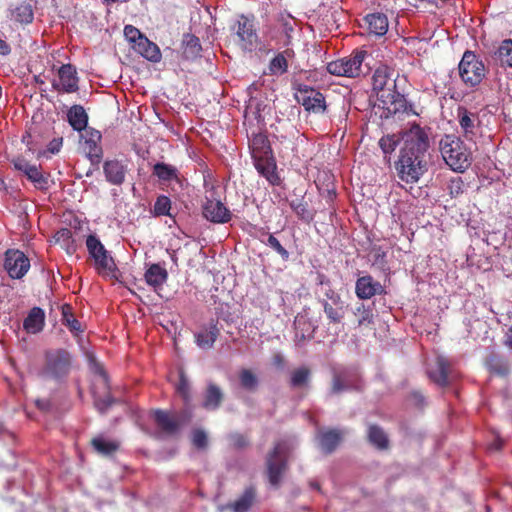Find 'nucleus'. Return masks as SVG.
<instances>
[{
    "label": "nucleus",
    "mask_w": 512,
    "mask_h": 512,
    "mask_svg": "<svg viewBox=\"0 0 512 512\" xmlns=\"http://www.w3.org/2000/svg\"><path fill=\"white\" fill-rule=\"evenodd\" d=\"M4 269L12 279H22L30 269V260L18 249H8L4 254Z\"/></svg>",
    "instance_id": "11"
},
{
    "label": "nucleus",
    "mask_w": 512,
    "mask_h": 512,
    "mask_svg": "<svg viewBox=\"0 0 512 512\" xmlns=\"http://www.w3.org/2000/svg\"><path fill=\"white\" fill-rule=\"evenodd\" d=\"M223 398L221 389L216 384L210 383L206 388L202 405L207 410H216L220 407Z\"/></svg>",
    "instance_id": "39"
},
{
    "label": "nucleus",
    "mask_w": 512,
    "mask_h": 512,
    "mask_svg": "<svg viewBox=\"0 0 512 512\" xmlns=\"http://www.w3.org/2000/svg\"><path fill=\"white\" fill-rule=\"evenodd\" d=\"M321 303L324 313L329 320V323L332 324H340L342 323L345 314L347 305L343 300H328V299H321L319 300Z\"/></svg>",
    "instance_id": "26"
},
{
    "label": "nucleus",
    "mask_w": 512,
    "mask_h": 512,
    "mask_svg": "<svg viewBox=\"0 0 512 512\" xmlns=\"http://www.w3.org/2000/svg\"><path fill=\"white\" fill-rule=\"evenodd\" d=\"M311 374V369L307 366H301L294 369L290 374V387L292 389L308 387L311 380Z\"/></svg>",
    "instance_id": "41"
},
{
    "label": "nucleus",
    "mask_w": 512,
    "mask_h": 512,
    "mask_svg": "<svg viewBox=\"0 0 512 512\" xmlns=\"http://www.w3.org/2000/svg\"><path fill=\"white\" fill-rule=\"evenodd\" d=\"M497 60L503 67H512V39L503 40L495 52Z\"/></svg>",
    "instance_id": "45"
},
{
    "label": "nucleus",
    "mask_w": 512,
    "mask_h": 512,
    "mask_svg": "<svg viewBox=\"0 0 512 512\" xmlns=\"http://www.w3.org/2000/svg\"><path fill=\"white\" fill-rule=\"evenodd\" d=\"M372 85L379 101L382 95L390 94L396 89L395 70L387 65L379 66L373 74Z\"/></svg>",
    "instance_id": "13"
},
{
    "label": "nucleus",
    "mask_w": 512,
    "mask_h": 512,
    "mask_svg": "<svg viewBox=\"0 0 512 512\" xmlns=\"http://www.w3.org/2000/svg\"><path fill=\"white\" fill-rule=\"evenodd\" d=\"M367 439L378 450H387L389 448V438L383 428L377 424L368 426Z\"/></svg>",
    "instance_id": "38"
},
{
    "label": "nucleus",
    "mask_w": 512,
    "mask_h": 512,
    "mask_svg": "<svg viewBox=\"0 0 512 512\" xmlns=\"http://www.w3.org/2000/svg\"><path fill=\"white\" fill-rule=\"evenodd\" d=\"M403 147L395 163L398 177L406 183H415L427 170L425 155L429 147L426 131L413 124L402 132Z\"/></svg>",
    "instance_id": "1"
},
{
    "label": "nucleus",
    "mask_w": 512,
    "mask_h": 512,
    "mask_svg": "<svg viewBox=\"0 0 512 512\" xmlns=\"http://www.w3.org/2000/svg\"><path fill=\"white\" fill-rule=\"evenodd\" d=\"M45 326V312L40 307H33L23 321V328L27 333H40Z\"/></svg>",
    "instance_id": "29"
},
{
    "label": "nucleus",
    "mask_w": 512,
    "mask_h": 512,
    "mask_svg": "<svg viewBox=\"0 0 512 512\" xmlns=\"http://www.w3.org/2000/svg\"><path fill=\"white\" fill-rule=\"evenodd\" d=\"M71 368V355L65 349L49 350L45 353L42 375L53 379L66 377Z\"/></svg>",
    "instance_id": "6"
},
{
    "label": "nucleus",
    "mask_w": 512,
    "mask_h": 512,
    "mask_svg": "<svg viewBox=\"0 0 512 512\" xmlns=\"http://www.w3.org/2000/svg\"><path fill=\"white\" fill-rule=\"evenodd\" d=\"M272 362L277 367H283L285 360H284V357L280 353H276L272 357Z\"/></svg>",
    "instance_id": "64"
},
{
    "label": "nucleus",
    "mask_w": 512,
    "mask_h": 512,
    "mask_svg": "<svg viewBox=\"0 0 512 512\" xmlns=\"http://www.w3.org/2000/svg\"><path fill=\"white\" fill-rule=\"evenodd\" d=\"M54 240L62 246H69L73 243L72 231L68 228H61L55 233Z\"/></svg>",
    "instance_id": "54"
},
{
    "label": "nucleus",
    "mask_w": 512,
    "mask_h": 512,
    "mask_svg": "<svg viewBox=\"0 0 512 512\" xmlns=\"http://www.w3.org/2000/svg\"><path fill=\"white\" fill-rule=\"evenodd\" d=\"M291 50L287 49L283 53H278L269 63V71L271 75H282L287 72L288 62L286 55H290Z\"/></svg>",
    "instance_id": "44"
},
{
    "label": "nucleus",
    "mask_w": 512,
    "mask_h": 512,
    "mask_svg": "<svg viewBox=\"0 0 512 512\" xmlns=\"http://www.w3.org/2000/svg\"><path fill=\"white\" fill-rule=\"evenodd\" d=\"M488 368L492 373H495L499 376H507L509 374V365L507 362L498 359V358H491L487 362Z\"/></svg>",
    "instance_id": "49"
},
{
    "label": "nucleus",
    "mask_w": 512,
    "mask_h": 512,
    "mask_svg": "<svg viewBox=\"0 0 512 512\" xmlns=\"http://www.w3.org/2000/svg\"><path fill=\"white\" fill-rule=\"evenodd\" d=\"M239 378L242 387L247 390H254L258 385L257 377L249 369L241 370Z\"/></svg>",
    "instance_id": "50"
},
{
    "label": "nucleus",
    "mask_w": 512,
    "mask_h": 512,
    "mask_svg": "<svg viewBox=\"0 0 512 512\" xmlns=\"http://www.w3.org/2000/svg\"><path fill=\"white\" fill-rule=\"evenodd\" d=\"M124 35L126 39L132 43L133 45H136L140 38H144L145 35H143L139 29L132 25H126L124 27Z\"/></svg>",
    "instance_id": "56"
},
{
    "label": "nucleus",
    "mask_w": 512,
    "mask_h": 512,
    "mask_svg": "<svg viewBox=\"0 0 512 512\" xmlns=\"http://www.w3.org/2000/svg\"><path fill=\"white\" fill-rule=\"evenodd\" d=\"M356 378L357 374L351 370L345 369L339 372H334L330 393L332 395H337L347 390L358 389Z\"/></svg>",
    "instance_id": "20"
},
{
    "label": "nucleus",
    "mask_w": 512,
    "mask_h": 512,
    "mask_svg": "<svg viewBox=\"0 0 512 512\" xmlns=\"http://www.w3.org/2000/svg\"><path fill=\"white\" fill-rule=\"evenodd\" d=\"M451 373V363L443 356H438L435 360L434 367L428 370L429 378L441 387H445L449 384V376Z\"/></svg>",
    "instance_id": "23"
},
{
    "label": "nucleus",
    "mask_w": 512,
    "mask_h": 512,
    "mask_svg": "<svg viewBox=\"0 0 512 512\" xmlns=\"http://www.w3.org/2000/svg\"><path fill=\"white\" fill-rule=\"evenodd\" d=\"M294 329V342L297 346H302L305 341L314 337L316 327L306 315H297L294 320Z\"/></svg>",
    "instance_id": "24"
},
{
    "label": "nucleus",
    "mask_w": 512,
    "mask_h": 512,
    "mask_svg": "<svg viewBox=\"0 0 512 512\" xmlns=\"http://www.w3.org/2000/svg\"><path fill=\"white\" fill-rule=\"evenodd\" d=\"M449 195L456 198L464 192V182L461 177L451 178L447 184Z\"/></svg>",
    "instance_id": "52"
},
{
    "label": "nucleus",
    "mask_w": 512,
    "mask_h": 512,
    "mask_svg": "<svg viewBox=\"0 0 512 512\" xmlns=\"http://www.w3.org/2000/svg\"><path fill=\"white\" fill-rule=\"evenodd\" d=\"M456 118L463 137L468 141L474 140L480 128L479 115L469 111L464 106H458Z\"/></svg>",
    "instance_id": "16"
},
{
    "label": "nucleus",
    "mask_w": 512,
    "mask_h": 512,
    "mask_svg": "<svg viewBox=\"0 0 512 512\" xmlns=\"http://www.w3.org/2000/svg\"><path fill=\"white\" fill-rule=\"evenodd\" d=\"M220 335V329L217 323L211 322L208 326L202 327L194 334L195 343L203 350L213 348L214 343Z\"/></svg>",
    "instance_id": "25"
},
{
    "label": "nucleus",
    "mask_w": 512,
    "mask_h": 512,
    "mask_svg": "<svg viewBox=\"0 0 512 512\" xmlns=\"http://www.w3.org/2000/svg\"><path fill=\"white\" fill-rule=\"evenodd\" d=\"M363 310V315H362V318L358 321V325H362L364 324L365 322L367 323H371L372 322V314L370 313L369 310L365 309L364 305L362 304L360 307H358V311L360 310Z\"/></svg>",
    "instance_id": "62"
},
{
    "label": "nucleus",
    "mask_w": 512,
    "mask_h": 512,
    "mask_svg": "<svg viewBox=\"0 0 512 512\" xmlns=\"http://www.w3.org/2000/svg\"><path fill=\"white\" fill-rule=\"evenodd\" d=\"M153 175L162 182L177 181L179 182L178 169L170 164L158 162L153 166Z\"/></svg>",
    "instance_id": "42"
},
{
    "label": "nucleus",
    "mask_w": 512,
    "mask_h": 512,
    "mask_svg": "<svg viewBox=\"0 0 512 512\" xmlns=\"http://www.w3.org/2000/svg\"><path fill=\"white\" fill-rule=\"evenodd\" d=\"M369 33L375 36H384L389 27L388 18L384 13L376 12L365 16L364 18Z\"/></svg>",
    "instance_id": "31"
},
{
    "label": "nucleus",
    "mask_w": 512,
    "mask_h": 512,
    "mask_svg": "<svg viewBox=\"0 0 512 512\" xmlns=\"http://www.w3.org/2000/svg\"><path fill=\"white\" fill-rule=\"evenodd\" d=\"M410 398L413 401L414 405L422 408L425 405V397L420 391H413L410 394Z\"/></svg>",
    "instance_id": "59"
},
{
    "label": "nucleus",
    "mask_w": 512,
    "mask_h": 512,
    "mask_svg": "<svg viewBox=\"0 0 512 512\" xmlns=\"http://www.w3.org/2000/svg\"><path fill=\"white\" fill-rule=\"evenodd\" d=\"M35 405L39 410L43 412H48L52 406L51 401L49 399H37L35 400Z\"/></svg>",
    "instance_id": "61"
},
{
    "label": "nucleus",
    "mask_w": 512,
    "mask_h": 512,
    "mask_svg": "<svg viewBox=\"0 0 512 512\" xmlns=\"http://www.w3.org/2000/svg\"><path fill=\"white\" fill-rule=\"evenodd\" d=\"M295 90V99L301 104L308 112L315 114L324 113L326 110V103L324 95L313 87L306 84H293Z\"/></svg>",
    "instance_id": "9"
},
{
    "label": "nucleus",
    "mask_w": 512,
    "mask_h": 512,
    "mask_svg": "<svg viewBox=\"0 0 512 512\" xmlns=\"http://www.w3.org/2000/svg\"><path fill=\"white\" fill-rule=\"evenodd\" d=\"M256 499V489L253 486L247 487L242 495L232 503L227 504V508L233 512H248Z\"/></svg>",
    "instance_id": "34"
},
{
    "label": "nucleus",
    "mask_w": 512,
    "mask_h": 512,
    "mask_svg": "<svg viewBox=\"0 0 512 512\" xmlns=\"http://www.w3.org/2000/svg\"><path fill=\"white\" fill-rule=\"evenodd\" d=\"M11 46L5 41L0 39V55L7 56L11 53Z\"/></svg>",
    "instance_id": "63"
},
{
    "label": "nucleus",
    "mask_w": 512,
    "mask_h": 512,
    "mask_svg": "<svg viewBox=\"0 0 512 512\" xmlns=\"http://www.w3.org/2000/svg\"><path fill=\"white\" fill-rule=\"evenodd\" d=\"M459 76L466 87L474 88L486 77V67L483 61L475 52L467 50L464 52L458 65Z\"/></svg>",
    "instance_id": "3"
},
{
    "label": "nucleus",
    "mask_w": 512,
    "mask_h": 512,
    "mask_svg": "<svg viewBox=\"0 0 512 512\" xmlns=\"http://www.w3.org/2000/svg\"><path fill=\"white\" fill-rule=\"evenodd\" d=\"M287 449L284 442H277L266 458V474L269 484L278 489L288 469Z\"/></svg>",
    "instance_id": "4"
},
{
    "label": "nucleus",
    "mask_w": 512,
    "mask_h": 512,
    "mask_svg": "<svg viewBox=\"0 0 512 512\" xmlns=\"http://www.w3.org/2000/svg\"><path fill=\"white\" fill-rule=\"evenodd\" d=\"M290 207L299 219L309 223L313 220L314 214L308 209V204L303 199H296L290 202Z\"/></svg>",
    "instance_id": "46"
},
{
    "label": "nucleus",
    "mask_w": 512,
    "mask_h": 512,
    "mask_svg": "<svg viewBox=\"0 0 512 512\" xmlns=\"http://www.w3.org/2000/svg\"><path fill=\"white\" fill-rule=\"evenodd\" d=\"M236 44L245 51H253L258 45V34L254 19L240 15L232 27Z\"/></svg>",
    "instance_id": "8"
},
{
    "label": "nucleus",
    "mask_w": 512,
    "mask_h": 512,
    "mask_svg": "<svg viewBox=\"0 0 512 512\" xmlns=\"http://www.w3.org/2000/svg\"><path fill=\"white\" fill-rule=\"evenodd\" d=\"M229 440H230L232 446L237 449L245 448L249 444L247 437L240 433L230 434Z\"/></svg>",
    "instance_id": "57"
},
{
    "label": "nucleus",
    "mask_w": 512,
    "mask_h": 512,
    "mask_svg": "<svg viewBox=\"0 0 512 512\" xmlns=\"http://www.w3.org/2000/svg\"><path fill=\"white\" fill-rule=\"evenodd\" d=\"M254 166L258 173L266 178L271 185H279L280 177L276 172V162L273 153L261 158H254Z\"/></svg>",
    "instance_id": "21"
},
{
    "label": "nucleus",
    "mask_w": 512,
    "mask_h": 512,
    "mask_svg": "<svg viewBox=\"0 0 512 512\" xmlns=\"http://www.w3.org/2000/svg\"><path fill=\"white\" fill-rule=\"evenodd\" d=\"M402 140V135H385L379 140V146L384 154H391Z\"/></svg>",
    "instance_id": "47"
},
{
    "label": "nucleus",
    "mask_w": 512,
    "mask_h": 512,
    "mask_svg": "<svg viewBox=\"0 0 512 512\" xmlns=\"http://www.w3.org/2000/svg\"><path fill=\"white\" fill-rule=\"evenodd\" d=\"M211 198L206 197L203 205L204 217L213 223H227L231 220L230 210L219 200L214 198V186L211 187Z\"/></svg>",
    "instance_id": "15"
},
{
    "label": "nucleus",
    "mask_w": 512,
    "mask_h": 512,
    "mask_svg": "<svg viewBox=\"0 0 512 512\" xmlns=\"http://www.w3.org/2000/svg\"><path fill=\"white\" fill-rule=\"evenodd\" d=\"M61 321L75 337H78L84 331L80 321L75 318L70 304L65 303L61 306Z\"/></svg>",
    "instance_id": "37"
},
{
    "label": "nucleus",
    "mask_w": 512,
    "mask_h": 512,
    "mask_svg": "<svg viewBox=\"0 0 512 512\" xmlns=\"http://www.w3.org/2000/svg\"><path fill=\"white\" fill-rule=\"evenodd\" d=\"M171 210V200L169 197L165 195H160L157 197L154 204V215L155 216H168L170 215Z\"/></svg>",
    "instance_id": "48"
},
{
    "label": "nucleus",
    "mask_w": 512,
    "mask_h": 512,
    "mask_svg": "<svg viewBox=\"0 0 512 512\" xmlns=\"http://www.w3.org/2000/svg\"><path fill=\"white\" fill-rule=\"evenodd\" d=\"M355 293L359 299L367 300L376 295H383L386 292L379 281L374 280L370 275H365L357 279Z\"/></svg>",
    "instance_id": "18"
},
{
    "label": "nucleus",
    "mask_w": 512,
    "mask_h": 512,
    "mask_svg": "<svg viewBox=\"0 0 512 512\" xmlns=\"http://www.w3.org/2000/svg\"><path fill=\"white\" fill-rule=\"evenodd\" d=\"M146 283L153 287L154 291L160 289L168 279L167 270L158 263L151 264L144 274Z\"/></svg>",
    "instance_id": "30"
},
{
    "label": "nucleus",
    "mask_w": 512,
    "mask_h": 512,
    "mask_svg": "<svg viewBox=\"0 0 512 512\" xmlns=\"http://www.w3.org/2000/svg\"><path fill=\"white\" fill-rule=\"evenodd\" d=\"M154 421L160 431L166 436L177 435L182 426V421L176 414L163 410H156L154 412Z\"/></svg>",
    "instance_id": "17"
},
{
    "label": "nucleus",
    "mask_w": 512,
    "mask_h": 512,
    "mask_svg": "<svg viewBox=\"0 0 512 512\" xmlns=\"http://www.w3.org/2000/svg\"><path fill=\"white\" fill-rule=\"evenodd\" d=\"M183 45V55L186 59H195L200 55L202 47L199 38L195 35H184Z\"/></svg>",
    "instance_id": "43"
},
{
    "label": "nucleus",
    "mask_w": 512,
    "mask_h": 512,
    "mask_svg": "<svg viewBox=\"0 0 512 512\" xmlns=\"http://www.w3.org/2000/svg\"><path fill=\"white\" fill-rule=\"evenodd\" d=\"M67 120L71 127L78 132L88 129V115L81 105H73L68 110Z\"/></svg>",
    "instance_id": "35"
},
{
    "label": "nucleus",
    "mask_w": 512,
    "mask_h": 512,
    "mask_svg": "<svg viewBox=\"0 0 512 512\" xmlns=\"http://www.w3.org/2000/svg\"><path fill=\"white\" fill-rule=\"evenodd\" d=\"M439 149L445 163L455 172H464L472 163V154L460 137L445 134Z\"/></svg>",
    "instance_id": "2"
},
{
    "label": "nucleus",
    "mask_w": 512,
    "mask_h": 512,
    "mask_svg": "<svg viewBox=\"0 0 512 512\" xmlns=\"http://www.w3.org/2000/svg\"><path fill=\"white\" fill-rule=\"evenodd\" d=\"M59 84L53 83L58 91L73 93L78 90V77L76 68L71 64H63L58 70Z\"/></svg>",
    "instance_id": "19"
},
{
    "label": "nucleus",
    "mask_w": 512,
    "mask_h": 512,
    "mask_svg": "<svg viewBox=\"0 0 512 512\" xmlns=\"http://www.w3.org/2000/svg\"><path fill=\"white\" fill-rule=\"evenodd\" d=\"M14 169L22 173L33 186L41 191H46L50 187V173L42 170L41 165L29 162L22 155L15 156L10 160Z\"/></svg>",
    "instance_id": "7"
},
{
    "label": "nucleus",
    "mask_w": 512,
    "mask_h": 512,
    "mask_svg": "<svg viewBox=\"0 0 512 512\" xmlns=\"http://www.w3.org/2000/svg\"><path fill=\"white\" fill-rule=\"evenodd\" d=\"M323 299H328L330 301L342 300L340 294L331 287V284H329V286H326Z\"/></svg>",
    "instance_id": "60"
},
{
    "label": "nucleus",
    "mask_w": 512,
    "mask_h": 512,
    "mask_svg": "<svg viewBox=\"0 0 512 512\" xmlns=\"http://www.w3.org/2000/svg\"><path fill=\"white\" fill-rule=\"evenodd\" d=\"M133 49L143 56L145 59L157 63L161 60V51L157 44L150 41L146 36L140 38L136 45H132Z\"/></svg>",
    "instance_id": "32"
},
{
    "label": "nucleus",
    "mask_w": 512,
    "mask_h": 512,
    "mask_svg": "<svg viewBox=\"0 0 512 512\" xmlns=\"http://www.w3.org/2000/svg\"><path fill=\"white\" fill-rule=\"evenodd\" d=\"M265 244L276 251L283 260H288L289 252L281 245L279 240L273 234L268 235V239Z\"/></svg>",
    "instance_id": "53"
},
{
    "label": "nucleus",
    "mask_w": 512,
    "mask_h": 512,
    "mask_svg": "<svg viewBox=\"0 0 512 512\" xmlns=\"http://www.w3.org/2000/svg\"><path fill=\"white\" fill-rule=\"evenodd\" d=\"M91 446L98 454L111 456L119 450L120 443L116 440H106L103 436H97L91 440Z\"/></svg>",
    "instance_id": "40"
},
{
    "label": "nucleus",
    "mask_w": 512,
    "mask_h": 512,
    "mask_svg": "<svg viewBox=\"0 0 512 512\" xmlns=\"http://www.w3.org/2000/svg\"><path fill=\"white\" fill-rule=\"evenodd\" d=\"M114 403L113 398L108 395L105 398H97L94 400L95 407L101 413H104Z\"/></svg>",
    "instance_id": "58"
},
{
    "label": "nucleus",
    "mask_w": 512,
    "mask_h": 512,
    "mask_svg": "<svg viewBox=\"0 0 512 512\" xmlns=\"http://www.w3.org/2000/svg\"><path fill=\"white\" fill-rule=\"evenodd\" d=\"M192 443L198 449H205L208 445L207 434L202 429H196L192 433Z\"/></svg>",
    "instance_id": "55"
},
{
    "label": "nucleus",
    "mask_w": 512,
    "mask_h": 512,
    "mask_svg": "<svg viewBox=\"0 0 512 512\" xmlns=\"http://www.w3.org/2000/svg\"><path fill=\"white\" fill-rule=\"evenodd\" d=\"M367 55L364 50H355L347 57L327 64V71L335 76L355 78L362 74V64Z\"/></svg>",
    "instance_id": "5"
},
{
    "label": "nucleus",
    "mask_w": 512,
    "mask_h": 512,
    "mask_svg": "<svg viewBox=\"0 0 512 512\" xmlns=\"http://www.w3.org/2000/svg\"><path fill=\"white\" fill-rule=\"evenodd\" d=\"M297 24V20L287 13H280L277 16L275 28L284 35L283 44L289 45L291 42V33Z\"/></svg>",
    "instance_id": "36"
},
{
    "label": "nucleus",
    "mask_w": 512,
    "mask_h": 512,
    "mask_svg": "<svg viewBox=\"0 0 512 512\" xmlns=\"http://www.w3.org/2000/svg\"><path fill=\"white\" fill-rule=\"evenodd\" d=\"M86 246L90 256L94 259L95 269L100 275H110L116 270V264L104 245L95 235H89Z\"/></svg>",
    "instance_id": "10"
},
{
    "label": "nucleus",
    "mask_w": 512,
    "mask_h": 512,
    "mask_svg": "<svg viewBox=\"0 0 512 512\" xmlns=\"http://www.w3.org/2000/svg\"><path fill=\"white\" fill-rule=\"evenodd\" d=\"M106 180L113 185H121L125 181L126 166L119 160H107L103 164Z\"/></svg>",
    "instance_id": "28"
},
{
    "label": "nucleus",
    "mask_w": 512,
    "mask_h": 512,
    "mask_svg": "<svg viewBox=\"0 0 512 512\" xmlns=\"http://www.w3.org/2000/svg\"><path fill=\"white\" fill-rule=\"evenodd\" d=\"M249 139V149L252 158H261L265 155L272 154L270 141L266 134L262 132H252Z\"/></svg>",
    "instance_id": "27"
},
{
    "label": "nucleus",
    "mask_w": 512,
    "mask_h": 512,
    "mask_svg": "<svg viewBox=\"0 0 512 512\" xmlns=\"http://www.w3.org/2000/svg\"><path fill=\"white\" fill-rule=\"evenodd\" d=\"M379 102L385 111L386 117L396 114H417L413 110V105L407 101L397 88L390 94L382 95Z\"/></svg>",
    "instance_id": "12"
},
{
    "label": "nucleus",
    "mask_w": 512,
    "mask_h": 512,
    "mask_svg": "<svg viewBox=\"0 0 512 512\" xmlns=\"http://www.w3.org/2000/svg\"><path fill=\"white\" fill-rule=\"evenodd\" d=\"M81 136L84 139L83 150L86 156L92 165L98 166L103 158V150L100 145L102 138L101 133L94 128H88L84 130Z\"/></svg>",
    "instance_id": "14"
},
{
    "label": "nucleus",
    "mask_w": 512,
    "mask_h": 512,
    "mask_svg": "<svg viewBox=\"0 0 512 512\" xmlns=\"http://www.w3.org/2000/svg\"><path fill=\"white\" fill-rule=\"evenodd\" d=\"M177 392L185 402L190 400V384L183 371L179 374V382L177 384Z\"/></svg>",
    "instance_id": "51"
},
{
    "label": "nucleus",
    "mask_w": 512,
    "mask_h": 512,
    "mask_svg": "<svg viewBox=\"0 0 512 512\" xmlns=\"http://www.w3.org/2000/svg\"><path fill=\"white\" fill-rule=\"evenodd\" d=\"M9 18L21 25L32 23L34 19L32 5L25 1L19 2L14 8L9 9Z\"/></svg>",
    "instance_id": "33"
},
{
    "label": "nucleus",
    "mask_w": 512,
    "mask_h": 512,
    "mask_svg": "<svg viewBox=\"0 0 512 512\" xmlns=\"http://www.w3.org/2000/svg\"><path fill=\"white\" fill-rule=\"evenodd\" d=\"M343 436L344 432L335 428L319 431L317 434V440L320 449L325 454L333 453L343 440Z\"/></svg>",
    "instance_id": "22"
}]
</instances>
